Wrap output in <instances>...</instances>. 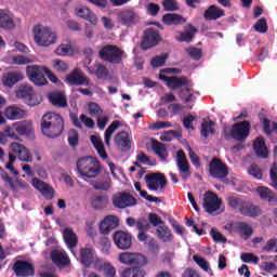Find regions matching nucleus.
Instances as JSON below:
<instances>
[{
  "label": "nucleus",
  "instance_id": "nucleus-25",
  "mask_svg": "<svg viewBox=\"0 0 277 277\" xmlns=\"http://www.w3.org/2000/svg\"><path fill=\"white\" fill-rule=\"evenodd\" d=\"M159 79L164 81V83H167L168 88L171 90H176L183 85H187V80L185 78H179L176 76L168 77L163 74H160Z\"/></svg>",
  "mask_w": 277,
  "mask_h": 277
},
{
  "label": "nucleus",
  "instance_id": "nucleus-10",
  "mask_svg": "<svg viewBox=\"0 0 277 277\" xmlns=\"http://www.w3.org/2000/svg\"><path fill=\"white\" fill-rule=\"evenodd\" d=\"M113 205L117 209H127V207H135L137 200L129 193H118L113 197Z\"/></svg>",
  "mask_w": 277,
  "mask_h": 277
},
{
  "label": "nucleus",
  "instance_id": "nucleus-62",
  "mask_svg": "<svg viewBox=\"0 0 277 277\" xmlns=\"http://www.w3.org/2000/svg\"><path fill=\"white\" fill-rule=\"evenodd\" d=\"M88 109L90 116H101L103 114V109H101V106L94 102H91L88 105Z\"/></svg>",
  "mask_w": 277,
  "mask_h": 277
},
{
  "label": "nucleus",
  "instance_id": "nucleus-40",
  "mask_svg": "<svg viewBox=\"0 0 277 277\" xmlns=\"http://www.w3.org/2000/svg\"><path fill=\"white\" fill-rule=\"evenodd\" d=\"M240 213L247 217H259V215H261V208L252 203L245 202Z\"/></svg>",
  "mask_w": 277,
  "mask_h": 277
},
{
  "label": "nucleus",
  "instance_id": "nucleus-50",
  "mask_svg": "<svg viewBox=\"0 0 277 277\" xmlns=\"http://www.w3.org/2000/svg\"><path fill=\"white\" fill-rule=\"evenodd\" d=\"M193 261H195V263H197L198 266L203 269V272H207L208 274H210V276H213V271H211V268L209 267V262H207L205 258L200 255H194Z\"/></svg>",
  "mask_w": 277,
  "mask_h": 277
},
{
  "label": "nucleus",
  "instance_id": "nucleus-2",
  "mask_svg": "<svg viewBox=\"0 0 277 277\" xmlns=\"http://www.w3.org/2000/svg\"><path fill=\"white\" fill-rule=\"evenodd\" d=\"M77 171L82 181L96 179L101 174V162L94 157H82L77 161Z\"/></svg>",
  "mask_w": 277,
  "mask_h": 277
},
{
  "label": "nucleus",
  "instance_id": "nucleus-29",
  "mask_svg": "<svg viewBox=\"0 0 277 277\" xmlns=\"http://www.w3.org/2000/svg\"><path fill=\"white\" fill-rule=\"evenodd\" d=\"M18 81H23V74L19 71L6 72L2 77V83L5 88H13Z\"/></svg>",
  "mask_w": 277,
  "mask_h": 277
},
{
  "label": "nucleus",
  "instance_id": "nucleus-63",
  "mask_svg": "<svg viewBox=\"0 0 277 277\" xmlns=\"http://www.w3.org/2000/svg\"><path fill=\"white\" fill-rule=\"evenodd\" d=\"M148 220L150 222L151 225L157 226V228H159V226H163V220L160 219L159 215H157L156 213H149L148 214Z\"/></svg>",
  "mask_w": 277,
  "mask_h": 277
},
{
  "label": "nucleus",
  "instance_id": "nucleus-22",
  "mask_svg": "<svg viewBox=\"0 0 277 277\" xmlns=\"http://www.w3.org/2000/svg\"><path fill=\"white\" fill-rule=\"evenodd\" d=\"M96 254L94 253V249L92 248H82L80 249V262L84 267H90V265H94L96 267V261H101Z\"/></svg>",
  "mask_w": 277,
  "mask_h": 277
},
{
  "label": "nucleus",
  "instance_id": "nucleus-18",
  "mask_svg": "<svg viewBox=\"0 0 277 277\" xmlns=\"http://www.w3.org/2000/svg\"><path fill=\"white\" fill-rule=\"evenodd\" d=\"M4 116L8 120H23L27 118L28 113L18 105H10L4 109Z\"/></svg>",
  "mask_w": 277,
  "mask_h": 277
},
{
  "label": "nucleus",
  "instance_id": "nucleus-46",
  "mask_svg": "<svg viewBox=\"0 0 277 277\" xmlns=\"http://www.w3.org/2000/svg\"><path fill=\"white\" fill-rule=\"evenodd\" d=\"M93 209H105L109 205V198L107 196H95L91 201Z\"/></svg>",
  "mask_w": 277,
  "mask_h": 277
},
{
  "label": "nucleus",
  "instance_id": "nucleus-53",
  "mask_svg": "<svg viewBox=\"0 0 277 277\" xmlns=\"http://www.w3.org/2000/svg\"><path fill=\"white\" fill-rule=\"evenodd\" d=\"M153 149L160 157V159H166L168 157V150L166 149V146L159 142L153 143Z\"/></svg>",
  "mask_w": 277,
  "mask_h": 277
},
{
  "label": "nucleus",
  "instance_id": "nucleus-30",
  "mask_svg": "<svg viewBox=\"0 0 277 277\" xmlns=\"http://www.w3.org/2000/svg\"><path fill=\"white\" fill-rule=\"evenodd\" d=\"M63 237L65 243L75 255V251L72 250V248H77V243H79V238H77V234H75V232L71 228H66L63 232Z\"/></svg>",
  "mask_w": 277,
  "mask_h": 277
},
{
  "label": "nucleus",
  "instance_id": "nucleus-48",
  "mask_svg": "<svg viewBox=\"0 0 277 277\" xmlns=\"http://www.w3.org/2000/svg\"><path fill=\"white\" fill-rule=\"evenodd\" d=\"M256 193L262 200H266L267 202H272V200L276 198L274 193H272L271 189L265 186H259L256 188Z\"/></svg>",
  "mask_w": 277,
  "mask_h": 277
},
{
  "label": "nucleus",
  "instance_id": "nucleus-59",
  "mask_svg": "<svg viewBox=\"0 0 277 277\" xmlns=\"http://www.w3.org/2000/svg\"><path fill=\"white\" fill-rule=\"evenodd\" d=\"M168 60V54H162L154 57L150 62L153 68H161L163 64H166V61Z\"/></svg>",
  "mask_w": 277,
  "mask_h": 277
},
{
  "label": "nucleus",
  "instance_id": "nucleus-41",
  "mask_svg": "<svg viewBox=\"0 0 277 277\" xmlns=\"http://www.w3.org/2000/svg\"><path fill=\"white\" fill-rule=\"evenodd\" d=\"M0 27L2 29H14L16 27L14 17H12V15L6 14L4 12H0Z\"/></svg>",
  "mask_w": 277,
  "mask_h": 277
},
{
  "label": "nucleus",
  "instance_id": "nucleus-26",
  "mask_svg": "<svg viewBox=\"0 0 277 277\" xmlns=\"http://www.w3.org/2000/svg\"><path fill=\"white\" fill-rule=\"evenodd\" d=\"M52 261L55 265L58 267H66L70 264V259L68 258V254H66V251L64 250H54L51 253Z\"/></svg>",
  "mask_w": 277,
  "mask_h": 277
},
{
  "label": "nucleus",
  "instance_id": "nucleus-58",
  "mask_svg": "<svg viewBox=\"0 0 277 277\" xmlns=\"http://www.w3.org/2000/svg\"><path fill=\"white\" fill-rule=\"evenodd\" d=\"M133 256H134V253L132 252L120 253L119 262L122 263V265H133Z\"/></svg>",
  "mask_w": 277,
  "mask_h": 277
},
{
  "label": "nucleus",
  "instance_id": "nucleus-35",
  "mask_svg": "<svg viewBox=\"0 0 277 277\" xmlns=\"http://www.w3.org/2000/svg\"><path fill=\"white\" fill-rule=\"evenodd\" d=\"M84 68L89 72V75H95L97 79H107L109 75L107 67L102 64H95L93 68H91L90 66H84Z\"/></svg>",
  "mask_w": 277,
  "mask_h": 277
},
{
  "label": "nucleus",
  "instance_id": "nucleus-28",
  "mask_svg": "<svg viewBox=\"0 0 277 277\" xmlns=\"http://www.w3.org/2000/svg\"><path fill=\"white\" fill-rule=\"evenodd\" d=\"M76 14L77 16H79V18H84L85 21H89L91 25H96L98 23L96 14H94L88 6L80 5L76 8Z\"/></svg>",
  "mask_w": 277,
  "mask_h": 277
},
{
  "label": "nucleus",
  "instance_id": "nucleus-1",
  "mask_svg": "<svg viewBox=\"0 0 277 277\" xmlns=\"http://www.w3.org/2000/svg\"><path fill=\"white\" fill-rule=\"evenodd\" d=\"M41 131L47 137H57L64 131V119L57 113H47L41 119Z\"/></svg>",
  "mask_w": 277,
  "mask_h": 277
},
{
  "label": "nucleus",
  "instance_id": "nucleus-45",
  "mask_svg": "<svg viewBox=\"0 0 277 277\" xmlns=\"http://www.w3.org/2000/svg\"><path fill=\"white\" fill-rule=\"evenodd\" d=\"M215 133V122L211 120H205L201 123V135L202 137H209Z\"/></svg>",
  "mask_w": 277,
  "mask_h": 277
},
{
  "label": "nucleus",
  "instance_id": "nucleus-32",
  "mask_svg": "<svg viewBox=\"0 0 277 277\" xmlns=\"http://www.w3.org/2000/svg\"><path fill=\"white\" fill-rule=\"evenodd\" d=\"M155 235L160 241H163V243H168L174 239L172 230H170V227L166 226V224L159 225L156 228Z\"/></svg>",
  "mask_w": 277,
  "mask_h": 277
},
{
  "label": "nucleus",
  "instance_id": "nucleus-3",
  "mask_svg": "<svg viewBox=\"0 0 277 277\" xmlns=\"http://www.w3.org/2000/svg\"><path fill=\"white\" fill-rule=\"evenodd\" d=\"M32 36L35 44H37V47H42L43 49H47L51 47V44H55V42H57V34L49 26L40 24L34 26Z\"/></svg>",
  "mask_w": 277,
  "mask_h": 277
},
{
  "label": "nucleus",
  "instance_id": "nucleus-37",
  "mask_svg": "<svg viewBox=\"0 0 277 277\" xmlns=\"http://www.w3.org/2000/svg\"><path fill=\"white\" fill-rule=\"evenodd\" d=\"M120 127H122V123L120 121H113L110 126L106 129L104 133V141L108 148L111 146V137L114 133H116V131H118Z\"/></svg>",
  "mask_w": 277,
  "mask_h": 277
},
{
  "label": "nucleus",
  "instance_id": "nucleus-19",
  "mask_svg": "<svg viewBox=\"0 0 277 277\" xmlns=\"http://www.w3.org/2000/svg\"><path fill=\"white\" fill-rule=\"evenodd\" d=\"M66 81L69 83V85H90V79L85 77L81 69H75L71 71L67 76Z\"/></svg>",
  "mask_w": 277,
  "mask_h": 277
},
{
  "label": "nucleus",
  "instance_id": "nucleus-17",
  "mask_svg": "<svg viewBox=\"0 0 277 277\" xmlns=\"http://www.w3.org/2000/svg\"><path fill=\"white\" fill-rule=\"evenodd\" d=\"M176 166L180 172V176L187 181L188 176H192V171L189 170V162L187 161V157L185 156V151L179 150L176 157Z\"/></svg>",
  "mask_w": 277,
  "mask_h": 277
},
{
  "label": "nucleus",
  "instance_id": "nucleus-38",
  "mask_svg": "<svg viewBox=\"0 0 277 277\" xmlns=\"http://www.w3.org/2000/svg\"><path fill=\"white\" fill-rule=\"evenodd\" d=\"M222 16H224V10L215 5H211L203 14V18H206V21H217V18H222Z\"/></svg>",
  "mask_w": 277,
  "mask_h": 277
},
{
  "label": "nucleus",
  "instance_id": "nucleus-33",
  "mask_svg": "<svg viewBox=\"0 0 277 277\" xmlns=\"http://www.w3.org/2000/svg\"><path fill=\"white\" fill-rule=\"evenodd\" d=\"M71 120L74 127H77V129H83V124L81 122L84 123V127H87V129H94V127H96L94 120L88 117L85 114L80 115V120L77 116L72 117Z\"/></svg>",
  "mask_w": 277,
  "mask_h": 277
},
{
  "label": "nucleus",
  "instance_id": "nucleus-8",
  "mask_svg": "<svg viewBox=\"0 0 277 277\" xmlns=\"http://www.w3.org/2000/svg\"><path fill=\"white\" fill-rule=\"evenodd\" d=\"M113 241L118 250H130L133 246V236L128 232L118 230L114 233Z\"/></svg>",
  "mask_w": 277,
  "mask_h": 277
},
{
  "label": "nucleus",
  "instance_id": "nucleus-47",
  "mask_svg": "<svg viewBox=\"0 0 277 277\" xmlns=\"http://www.w3.org/2000/svg\"><path fill=\"white\" fill-rule=\"evenodd\" d=\"M55 53L62 57H66L68 55H75V50L70 43H62L56 48Z\"/></svg>",
  "mask_w": 277,
  "mask_h": 277
},
{
  "label": "nucleus",
  "instance_id": "nucleus-11",
  "mask_svg": "<svg viewBox=\"0 0 277 277\" xmlns=\"http://www.w3.org/2000/svg\"><path fill=\"white\" fill-rule=\"evenodd\" d=\"M145 181L147 183V188L150 192H159L166 187V177L161 173H150L145 175Z\"/></svg>",
  "mask_w": 277,
  "mask_h": 277
},
{
  "label": "nucleus",
  "instance_id": "nucleus-20",
  "mask_svg": "<svg viewBox=\"0 0 277 277\" xmlns=\"http://www.w3.org/2000/svg\"><path fill=\"white\" fill-rule=\"evenodd\" d=\"M17 133V135H25L26 137H30L34 140V122L29 120H23L14 122L13 127Z\"/></svg>",
  "mask_w": 277,
  "mask_h": 277
},
{
  "label": "nucleus",
  "instance_id": "nucleus-27",
  "mask_svg": "<svg viewBox=\"0 0 277 277\" xmlns=\"http://www.w3.org/2000/svg\"><path fill=\"white\" fill-rule=\"evenodd\" d=\"M114 142L120 150H129V148H131V138H129L127 131L117 133L114 137Z\"/></svg>",
  "mask_w": 277,
  "mask_h": 277
},
{
  "label": "nucleus",
  "instance_id": "nucleus-54",
  "mask_svg": "<svg viewBox=\"0 0 277 277\" xmlns=\"http://www.w3.org/2000/svg\"><path fill=\"white\" fill-rule=\"evenodd\" d=\"M42 101V96L35 91L32 94L29 95V97L25 101L26 105H29V107H36V105H40Z\"/></svg>",
  "mask_w": 277,
  "mask_h": 277
},
{
  "label": "nucleus",
  "instance_id": "nucleus-61",
  "mask_svg": "<svg viewBox=\"0 0 277 277\" xmlns=\"http://www.w3.org/2000/svg\"><path fill=\"white\" fill-rule=\"evenodd\" d=\"M254 29L259 31V34H267V19L260 18L254 25Z\"/></svg>",
  "mask_w": 277,
  "mask_h": 277
},
{
  "label": "nucleus",
  "instance_id": "nucleus-57",
  "mask_svg": "<svg viewBox=\"0 0 277 277\" xmlns=\"http://www.w3.org/2000/svg\"><path fill=\"white\" fill-rule=\"evenodd\" d=\"M12 64H16L17 66H25V64H32L34 61L24 55H15L12 57Z\"/></svg>",
  "mask_w": 277,
  "mask_h": 277
},
{
  "label": "nucleus",
  "instance_id": "nucleus-31",
  "mask_svg": "<svg viewBox=\"0 0 277 277\" xmlns=\"http://www.w3.org/2000/svg\"><path fill=\"white\" fill-rule=\"evenodd\" d=\"M196 27L188 25L185 27L184 32H176L175 40L177 42H192L194 40V36H196Z\"/></svg>",
  "mask_w": 277,
  "mask_h": 277
},
{
  "label": "nucleus",
  "instance_id": "nucleus-4",
  "mask_svg": "<svg viewBox=\"0 0 277 277\" xmlns=\"http://www.w3.org/2000/svg\"><path fill=\"white\" fill-rule=\"evenodd\" d=\"M26 75L38 88H42V85H47L49 83V80H47V66L42 65H29L26 67Z\"/></svg>",
  "mask_w": 277,
  "mask_h": 277
},
{
  "label": "nucleus",
  "instance_id": "nucleus-43",
  "mask_svg": "<svg viewBox=\"0 0 277 277\" xmlns=\"http://www.w3.org/2000/svg\"><path fill=\"white\" fill-rule=\"evenodd\" d=\"M49 98L52 105H55L56 107H66V105H68L64 93L53 92L49 95Z\"/></svg>",
  "mask_w": 277,
  "mask_h": 277
},
{
  "label": "nucleus",
  "instance_id": "nucleus-14",
  "mask_svg": "<svg viewBox=\"0 0 277 277\" xmlns=\"http://www.w3.org/2000/svg\"><path fill=\"white\" fill-rule=\"evenodd\" d=\"M119 22L126 27H133L140 23V14L133 9H127L119 13Z\"/></svg>",
  "mask_w": 277,
  "mask_h": 277
},
{
  "label": "nucleus",
  "instance_id": "nucleus-6",
  "mask_svg": "<svg viewBox=\"0 0 277 277\" xmlns=\"http://www.w3.org/2000/svg\"><path fill=\"white\" fill-rule=\"evenodd\" d=\"M224 135L226 140L228 137H233L234 140H237L238 142H243L250 135V122L248 121H242L239 123H236L233 126V129L230 132L228 130H224Z\"/></svg>",
  "mask_w": 277,
  "mask_h": 277
},
{
  "label": "nucleus",
  "instance_id": "nucleus-36",
  "mask_svg": "<svg viewBox=\"0 0 277 277\" xmlns=\"http://www.w3.org/2000/svg\"><path fill=\"white\" fill-rule=\"evenodd\" d=\"M90 140L101 159H107V151L105 150V143H103V138H101L100 135H91Z\"/></svg>",
  "mask_w": 277,
  "mask_h": 277
},
{
  "label": "nucleus",
  "instance_id": "nucleus-34",
  "mask_svg": "<svg viewBox=\"0 0 277 277\" xmlns=\"http://www.w3.org/2000/svg\"><path fill=\"white\" fill-rule=\"evenodd\" d=\"M95 269L97 272H103L106 277L116 276V268L109 262H104L103 260L95 261Z\"/></svg>",
  "mask_w": 277,
  "mask_h": 277
},
{
  "label": "nucleus",
  "instance_id": "nucleus-44",
  "mask_svg": "<svg viewBox=\"0 0 277 277\" xmlns=\"http://www.w3.org/2000/svg\"><path fill=\"white\" fill-rule=\"evenodd\" d=\"M146 271L140 267H128L122 271L120 277H145Z\"/></svg>",
  "mask_w": 277,
  "mask_h": 277
},
{
  "label": "nucleus",
  "instance_id": "nucleus-21",
  "mask_svg": "<svg viewBox=\"0 0 277 277\" xmlns=\"http://www.w3.org/2000/svg\"><path fill=\"white\" fill-rule=\"evenodd\" d=\"M118 216L116 215H107L101 223H100V233L102 235H109L111 230L118 228L119 225Z\"/></svg>",
  "mask_w": 277,
  "mask_h": 277
},
{
  "label": "nucleus",
  "instance_id": "nucleus-56",
  "mask_svg": "<svg viewBox=\"0 0 277 277\" xmlns=\"http://www.w3.org/2000/svg\"><path fill=\"white\" fill-rule=\"evenodd\" d=\"M52 66L56 72H66L68 70V63L62 60H54Z\"/></svg>",
  "mask_w": 277,
  "mask_h": 277
},
{
  "label": "nucleus",
  "instance_id": "nucleus-51",
  "mask_svg": "<svg viewBox=\"0 0 277 277\" xmlns=\"http://www.w3.org/2000/svg\"><path fill=\"white\" fill-rule=\"evenodd\" d=\"M34 94V88L30 85H22L17 91L18 98H23L24 103L28 100L30 95Z\"/></svg>",
  "mask_w": 277,
  "mask_h": 277
},
{
  "label": "nucleus",
  "instance_id": "nucleus-5",
  "mask_svg": "<svg viewBox=\"0 0 277 277\" xmlns=\"http://www.w3.org/2000/svg\"><path fill=\"white\" fill-rule=\"evenodd\" d=\"M100 57L110 64H120L124 57V51L117 45H105L100 50Z\"/></svg>",
  "mask_w": 277,
  "mask_h": 277
},
{
  "label": "nucleus",
  "instance_id": "nucleus-7",
  "mask_svg": "<svg viewBox=\"0 0 277 277\" xmlns=\"http://www.w3.org/2000/svg\"><path fill=\"white\" fill-rule=\"evenodd\" d=\"M225 229L233 234L239 235L241 239L245 241H248L249 238L252 237L254 230L252 229V226H250L248 223L243 222H236V223H230L225 226Z\"/></svg>",
  "mask_w": 277,
  "mask_h": 277
},
{
  "label": "nucleus",
  "instance_id": "nucleus-60",
  "mask_svg": "<svg viewBox=\"0 0 277 277\" xmlns=\"http://www.w3.org/2000/svg\"><path fill=\"white\" fill-rule=\"evenodd\" d=\"M240 259L242 263H253L254 265H259V256L253 253H242Z\"/></svg>",
  "mask_w": 277,
  "mask_h": 277
},
{
  "label": "nucleus",
  "instance_id": "nucleus-24",
  "mask_svg": "<svg viewBox=\"0 0 277 277\" xmlns=\"http://www.w3.org/2000/svg\"><path fill=\"white\" fill-rule=\"evenodd\" d=\"M253 150L260 159H267V157H269V150L267 149V145L265 144V138L263 136H258L254 140Z\"/></svg>",
  "mask_w": 277,
  "mask_h": 277
},
{
  "label": "nucleus",
  "instance_id": "nucleus-12",
  "mask_svg": "<svg viewBox=\"0 0 277 277\" xmlns=\"http://www.w3.org/2000/svg\"><path fill=\"white\" fill-rule=\"evenodd\" d=\"M222 207V200L217 198V195L213 192H207L203 195V209L207 213H216V211Z\"/></svg>",
  "mask_w": 277,
  "mask_h": 277
},
{
  "label": "nucleus",
  "instance_id": "nucleus-13",
  "mask_svg": "<svg viewBox=\"0 0 277 277\" xmlns=\"http://www.w3.org/2000/svg\"><path fill=\"white\" fill-rule=\"evenodd\" d=\"M13 272L18 277L34 276L35 274L34 264L27 261L17 260L13 265Z\"/></svg>",
  "mask_w": 277,
  "mask_h": 277
},
{
  "label": "nucleus",
  "instance_id": "nucleus-64",
  "mask_svg": "<svg viewBox=\"0 0 277 277\" xmlns=\"http://www.w3.org/2000/svg\"><path fill=\"white\" fill-rule=\"evenodd\" d=\"M277 246V239L276 238H271L266 241V245L263 247V250L265 252H274L276 251Z\"/></svg>",
  "mask_w": 277,
  "mask_h": 277
},
{
  "label": "nucleus",
  "instance_id": "nucleus-39",
  "mask_svg": "<svg viewBox=\"0 0 277 277\" xmlns=\"http://www.w3.org/2000/svg\"><path fill=\"white\" fill-rule=\"evenodd\" d=\"M162 23H164V25H183L185 18L176 13H167L162 17Z\"/></svg>",
  "mask_w": 277,
  "mask_h": 277
},
{
  "label": "nucleus",
  "instance_id": "nucleus-49",
  "mask_svg": "<svg viewBox=\"0 0 277 277\" xmlns=\"http://www.w3.org/2000/svg\"><path fill=\"white\" fill-rule=\"evenodd\" d=\"M132 265H135V267H140V269H142L148 265V259L142 253H134Z\"/></svg>",
  "mask_w": 277,
  "mask_h": 277
},
{
  "label": "nucleus",
  "instance_id": "nucleus-52",
  "mask_svg": "<svg viewBox=\"0 0 277 277\" xmlns=\"http://www.w3.org/2000/svg\"><path fill=\"white\" fill-rule=\"evenodd\" d=\"M264 133L266 135H272L273 133H277V123L272 122L269 119H263Z\"/></svg>",
  "mask_w": 277,
  "mask_h": 277
},
{
  "label": "nucleus",
  "instance_id": "nucleus-16",
  "mask_svg": "<svg viewBox=\"0 0 277 277\" xmlns=\"http://www.w3.org/2000/svg\"><path fill=\"white\" fill-rule=\"evenodd\" d=\"M30 183L37 192H40L41 196H44L48 200H53L55 189H53L51 185L44 183L38 177H34Z\"/></svg>",
  "mask_w": 277,
  "mask_h": 277
},
{
  "label": "nucleus",
  "instance_id": "nucleus-9",
  "mask_svg": "<svg viewBox=\"0 0 277 277\" xmlns=\"http://www.w3.org/2000/svg\"><path fill=\"white\" fill-rule=\"evenodd\" d=\"M209 172L212 179H226L228 176V168L222 160L213 158L209 166Z\"/></svg>",
  "mask_w": 277,
  "mask_h": 277
},
{
  "label": "nucleus",
  "instance_id": "nucleus-55",
  "mask_svg": "<svg viewBox=\"0 0 277 277\" xmlns=\"http://www.w3.org/2000/svg\"><path fill=\"white\" fill-rule=\"evenodd\" d=\"M162 6L164 12H176L179 10V2L176 0H163Z\"/></svg>",
  "mask_w": 277,
  "mask_h": 277
},
{
  "label": "nucleus",
  "instance_id": "nucleus-42",
  "mask_svg": "<svg viewBox=\"0 0 277 277\" xmlns=\"http://www.w3.org/2000/svg\"><path fill=\"white\" fill-rule=\"evenodd\" d=\"M227 205L234 211H238L239 213H241V209H243L246 201L237 196H228Z\"/></svg>",
  "mask_w": 277,
  "mask_h": 277
},
{
  "label": "nucleus",
  "instance_id": "nucleus-23",
  "mask_svg": "<svg viewBox=\"0 0 277 277\" xmlns=\"http://www.w3.org/2000/svg\"><path fill=\"white\" fill-rule=\"evenodd\" d=\"M10 150L13 155H17L19 161H24L25 163H30L31 156H29V151L26 146H23L19 143H12L10 145Z\"/></svg>",
  "mask_w": 277,
  "mask_h": 277
},
{
  "label": "nucleus",
  "instance_id": "nucleus-15",
  "mask_svg": "<svg viewBox=\"0 0 277 277\" xmlns=\"http://www.w3.org/2000/svg\"><path fill=\"white\" fill-rule=\"evenodd\" d=\"M161 37H159V31L155 28H147L144 32V38L142 41V49L145 51L147 49H151V47H156L159 43Z\"/></svg>",
  "mask_w": 277,
  "mask_h": 277
}]
</instances>
